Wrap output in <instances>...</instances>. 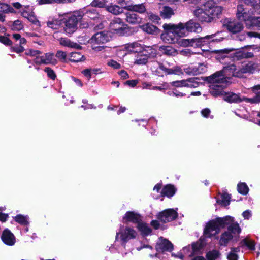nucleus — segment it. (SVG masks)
Masks as SVG:
<instances>
[{"label": "nucleus", "mask_w": 260, "mask_h": 260, "mask_svg": "<svg viewBox=\"0 0 260 260\" xmlns=\"http://www.w3.org/2000/svg\"><path fill=\"white\" fill-rule=\"evenodd\" d=\"M164 32L161 34V38L169 41L168 37H183L187 36L189 32H199L202 31L200 24L192 19L185 23L180 22L178 24L165 23L163 25Z\"/></svg>", "instance_id": "1"}, {"label": "nucleus", "mask_w": 260, "mask_h": 260, "mask_svg": "<svg viewBox=\"0 0 260 260\" xmlns=\"http://www.w3.org/2000/svg\"><path fill=\"white\" fill-rule=\"evenodd\" d=\"M223 8L220 6L209 4L204 8H197L194 11V15L197 19L201 22L211 23L217 21L221 17Z\"/></svg>", "instance_id": "2"}, {"label": "nucleus", "mask_w": 260, "mask_h": 260, "mask_svg": "<svg viewBox=\"0 0 260 260\" xmlns=\"http://www.w3.org/2000/svg\"><path fill=\"white\" fill-rule=\"evenodd\" d=\"M236 16L239 21L244 23L247 28L260 30V17L252 16L245 10L243 5H237Z\"/></svg>", "instance_id": "3"}, {"label": "nucleus", "mask_w": 260, "mask_h": 260, "mask_svg": "<svg viewBox=\"0 0 260 260\" xmlns=\"http://www.w3.org/2000/svg\"><path fill=\"white\" fill-rule=\"evenodd\" d=\"M232 217L225 216L216 218L209 221L204 229V235L206 237H211L219 232L221 228H224L231 223Z\"/></svg>", "instance_id": "4"}, {"label": "nucleus", "mask_w": 260, "mask_h": 260, "mask_svg": "<svg viewBox=\"0 0 260 260\" xmlns=\"http://www.w3.org/2000/svg\"><path fill=\"white\" fill-rule=\"evenodd\" d=\"M215 34L207 35L205 37H199L192 39H180L178 44L182 47H192L194 48H202L208 45L211 42H214L213 39Z\"/></svg>", "instance_id": "5"}, {"label": "nucleus", "mask_w": 260, "mask_h": 260, "mask_svg": "<svg viewBox=\"0 0 260 260\" xmlns=\"http://www.w3.org/2000/svg\"><path fill=\"white\" fill-rule=\"evenodd\" d=\"M142 217L140 214L137 212H126L123 217V222H132L138 223V229L141 232V234L144 235L150 234L152 230L147 224L141 222Z\"/></svg>", "instance_id": "6"}, {"label": "nucleus", "mask_w": 260, "mask_h": 260, "mask_svg": "<svg viewBox=\"0 0 260 260\" xmlns=\"http://www.w3.org/2000/svg\"><path fill=\"white\" fill-rule=\"evenodd\" d=\"M226 226L228 227V230L221 235L219 242L220 245L223 246H227L233 237L241 232V229L239 224L234 222L233 218L232 217L231 223Z\"/></svg>", "instance_id": "7"}, {"label": "nucleus", "mask_w": 260, "mask_h": 260, "mask_svg": "<svg viewBox=\"0 0 260 260\" xmlns=\"http://www.w3.org/2000/svg\"><path fill=\"white\" fill-rule=\"evenodd\" d=\"M110 28L120 36H129L132 35L135 31L133 27L124 24L119 18H115L110 23Z\"/></svg>", "instance_id": "8"}, {"label": "nucleus", "mask_w": 260, "mask_h": 260, "mask_svg": "<svg viewBox=\"0 0 260 260\" xmlns=\"http://www.w3.org/2000/svg\"><path fill=\"white\" fill-rule=\"evenodd\" d=\"M241 22L231 18H226L222 20L223 27L232 34H237L243 30L244 26Z\"/></svg>", "instance_id": "9"}, {"label": "nucleus", "mask_w": 260, "mask_h": 260, "mask_svg": "<svg viewBox=\"0 0 260 260\" xmlns=\"http://www.w3.org/2000/svg\"><path fill=\"white\" fill-rule=\"evenodd\" d=\"M83 15L81 13L77 12L64 21V30L66 32L72 34L75 31L78 23L83 19Z\"/></svg>", "instance_id": "10"}, {"label": "nucleus", "mask_w": 260, "mask_h": 260, "mask_svg": "<svg viewBox=\"0 0 260 260\" xmlns=\"http://www.w3.org/2000/svg\"><path fill=\"white\" fill-rule=\"evenodd\" d=\"M257 67V64L253 61L243 63L242 67L235 74L237 77L241 78L244 74H253Z\"/></svg>", "instance_id": "11"}, {"label": "nucleus", "mask_w": 260, "mask_h": 260, "mask_svg": "<svg viewBox=\"0 0 260 260\" xmlns=\"http://www.w3.org/2000/svg\"><path fill=\"white\" fill-rule=\"evenodd\" d=\"M119 234H120L121 240L124 243H126L130 239L135 238L137 234L136 231L133 228L126 227L123 231L116 233V239Z\"/></svg>", "instance_id": "12"}, {"label": "nucleus", "mask_w": 260, "mask_h": 260, "mask_svg": "<svg viewBox=\"0 0 260 260\" xmlns=\"http://www.w3.org/2000/svg\"><path fill=\"white\" fill-rule=\"evenodd\" d=\"M231 198V194L226 191L219 193L218 196L216 197V205L222 207H226L232 201Z\"/></svg>", "instance_id": "13"}, {"label": "nucleus", "mask_w": 260, "mask_h": 260, "mask_svg": "<svg viewBox=\"0 0 260 260\" xmlns=\"http://www.w3.org/2000/svg\"><path fill=\"white\" fill-rule=\"evenodd\" d=\"M125 15L126 22L133 25L140 24L147 21L146 18H143L138 14L132 12L126 13Z\"/></svg>", "instance_id": "14"}, {"label": "nucleus", "mask_w": 260, "mask_h": 260, "mask_svg": "<svg viewBox=\"0 0 260 260\" xmlns=\"http://www.w3.org/2000/svg\"><path fill=\"white\" fill-rule=\"evenodd\" d=\"M156 249L159 252L172 251L173 249V245L170 241L161 237L159 239V242L156 245Z\"/></svg>", "instance_id": "15"}, {"label": "nucleus", "mask_w": 260, "mask_h": 260, "mask_svg": "<svg viewBox=\"0 0 260 260\" xmlns=\"http://www.w3.org/2000/svg\"><path fill=\"white\" fill-rule=\"evenodd\" d=\"M109 41V37L107 34L104 31H100L95 33L89 40L91 44H104Z\"/></svg>", "instance_id": "16"}, {"label": "nucleus", "mask_w": 260, "mask_h": 260, "mask_svg": "<svg viewBox=\"0 0 260 260\" xmlns=\"http://www.w3.org/2000/svg\"><path fill=\"white\" fill-rule=\"evenodd\" d=\"M203 247L204 246L202 242L199 241L196 243H192L191 247L188 246V247L184 248L183 251L184 253H188V251H189L190 249H191V252H190V253H188V256L191 257L194 255L200 254Z\"/></svg>", "instance_id": "17"}, {"label": "nucleus", "mask_w": 260, "mask_h": 260, "mask_svg": "<svg viewBox=\"0 0 260 260\" xmlns=\"http://www.w3.org/2000/svg\"><path fill=\"white\" fill-rule=\"evenodd\" d=\"M177 191V189L174 185L167 184L163 186L160 191V197L171 198L176 194Z\"/></svg>", "instance_id": "18"}, {"label": "nucleus", "mask_w": 260, "mask_h": 260, "mask_svg": "<svg viewBox=\"0 0 260 260\" xmlns=\"http://www.w3.org/2000/svg\"><path fill=\"white\" fill-rule=\"evenodd\" d=\"M3 242L9 246L14 245L16 242L14 234L8 229H5L1 236Z\"/></svg>", "instance_id": "19"}, {"label": "nucleus", "mask_w": 260, "mask_h": 260, "mask_svg": "<svg viewBox=\"0 0 260 260\" xmlns=\"http://www.w3.org/2000/svg\"><path fill=\"white\" fill-rule=\"evenodd\" d=\"M206 67L202 63H200L198 66L189 67L185 69V72L189 75H196L202 74L205 72Z\"/></svg>", "instance_id": "20"}, {"label": "nucleus", "mask_w": 260, "mask_h": 260, "mask_svg": "<svg viewBox=\"0 0 260 260\" xmlns=\"http://www.w3.org/2000/svg\"><path fill=\"white\" fill-rule=\"evenodd\" d=\"M124 9L132 12H137L141 14H144L146 12V8L143 3L139 4H130L125 6L124 7Z\"/></svg>", "instance_id": "21"}, {"label": "nucleus", "mask_w": 260, "mask_h": 260, "mask_svg": "<svg viewBox=\"0 0 260 260\" xmlns=\"http://www.w3.org/2000/svg\"><path fill=\"white\" fill-rule=\"evenodd\" d=\"M159 69L164 71L167 75L171 74L179 75L183 74L182 69L178 66H175L172 68H168L162 63H159Z\"/></svg>", "instance_id": "22"}, {"label": "nucleus", "mask_w": 260, "mask_h": 260, "mask_svg": "<svg viewBox=\"0 0 260 260\" xmlns=\"http://www.w3.org/2000/svg\"><path fill=\"white\" fill-rule=\"evenodd\" d=\"M225 86L218 84H212L210 86V93L214 97L224 96Z\"/></svg>", "instance_id": "23"}, {"label": "nucleus", "mask_w": 260, "mask_h": 260, "mask_svg": "<svg viewBox=\"0 0 260 260\" xmlns=\"http://www.w3.org/2000/svg\"><path fill=\"white\" fill-rule=\"evenodd\" d=\"M177 217V212H159L157 218L163 222L171 221Z\"/></svg>", "instance_id": "24"}, {"label": "nucleus", "mask_w": 260, "mask_h": 260, "mask_svg": "<svg viewBox=\"0 0 260 260\" xmlns=\"http://www.w3.org/2000/svg\"><path fill=\"white\" fill-rule=\"evenodd\" d=\"M140 28L147 34L154 35H158L161 31L157 27L150 23H146L143 25H140Z\"/></svg>", "instance_id": "25"}, {"label": "nucleus", "mask_w": 260, "mask_h": 260, "mask_svg": "<svg viewBox=\"0 0 260 260\" xmlns=\"http://www.w3.org/2000/svg\"><path fill=\"white\" fill-rule=\"evenodd\" d=\"M223 99L229 103H239L242 102V98L239 96V94L232 92H225Z\"/></svg>", "instance_id": "26"}, {"label": "nucleus", "mask_w": 260, "mask_h": 260, "mask_svg": "<svg viewBox=\"0 0 260 260\" xmlns=\"http://www.w3.org/2000/svg\"><path fill=\"white\" fill-rule=\"evenodd\" d=\"M79 12L81 13V14H83V17H87L94 20L99 18V13L94 8L87 9L85 12L83 11H79Z\"/></svg>", "instance_id": "27"}, {"label": "nucleus", "mask_w": 260, "mask_h": 260, "mask_svg": "<svg viewBox=\"0 0 260 260\" xmlns=\"http://www.w3.org/2000/svg\"><path fill=\"white\" fill-rule=\"evenodd\" d=\"M142 53H143L148 58H154L157 55V51L151 46H146L142 48Z\"/></svg>", "instance_id": "28"}, {"label": "nucleus", "mask_w": 260, "mask_h": 260, "mask_svg": "<svg viewBox=\"0 0 260 260\" xmlns=\"http://www.w3.org/2000/svg\"><path fill=\"white\" fill-rule=\"evenodd\" d=\"M159 50L162 54L167 56H175L177 54L176 50L170 46H161Z\"/></svg>", "instance_id": "29"}, {"label": "nucleus", "mask_w": 260, "mask_h": 260, "mask_svg": "<svg viewBox=\"0 0 260 260\" xmlns=\"http://www.w3.org/2000/svg\"><path fill=\"white\" fill-rule=\"evenodd\" d=\"M8 25L12 31H18L24 29V25L22 21L18 19L13 22L9 21Z\"/></svg>", "instance_id": "30"}, {"label": "nucleus", "mask_w": 260, "mask_h": 260, "mask_svg": "<svg viewBox=\"0 0 260 260\" xmlns=\"http://www.w3.org/2000/svg\"><path fill=\"white\" fill-rule=\"evenodd\" d=\"M243 2L252 7L253 11L258 14H260V0H242Z\"/></svg>", "instance_id": "31"}, {"label": "nucleus", "mask_w": 260, "mask_h": 260, "mask_svg": "<svg viewBox=\"0 0 260 260\" xmlns=\"http://www.w3.org/2000/svg\"><path fill=\"white\" fill-rule=\"evenodd\" d=\"M86 59L84 55L77 52H72L70 55L69 60L72 62H79L83 61Z\"/></svg>", "instance_id": "32"}, {"label": "nucleus", "mask_w": 260, "mask_h": 260, "mask_svg": "<svg viewBox=\"0 0 260 260\" xmlns=\"http://www.w3.org/2000/svg\"><path fill=\"white\" fill-rule=\"evenodd\" d=\"M222 71L225 75H228L229 76L231 75L232 76L236 77V76L235 75V74L237 73V71L236 66L234 64H231L224 67Z\"/></svg>", "instance_id": "33"}, {"label": "nucleus", "mask_w": 260, "mask_h": 260, "mask_svg": "<svg viewBox=\"0 0 260 260\" xmlns=\"http://www.w3.org/2000/svg\"><path fill=\"white\" fill-rule=\"evenodd\" d=\"M41 63H43V64H55L56 61L54 59L53 53L50 52L45 53V58L43 57V60L41 61Z\"/></svg>", "instance_id": "34"}, {"label": "nucleus", "mask_w": 260, "mask_h": 260, "mask_svg": "<svg viewBox=\"0 0 260 260\" xmlns=\"http://www.w3.org/2000/svg\"><path fill=\"white\" fill-rule=\"evenodd\" d=\"M174 14L173 9L169 6H164L160 15L163 18H170Z\"/></svg>", "instance_id": "35"}, {"label": "nucleus", "mask_w": 260, "mask_h": 260, "mask_svg": "<svg viewBox=\"0 0 260 260\" xmlns=\"http://www.w3.org/2000/svg\"><path fill=\"white\" fill-rule=\"evenodd\" d=\"M237 190L240 194L247 195L249 191L247 185L245 182H239L237 186Z\"/></svg>", "instance_id": "36"}, {"label": "nucleus", "mask_w": 260, "mask_h": 260, "mask_svg": "<svg viewBox=\"0 0 260 260\" xmlns=\"http://www.w3.org/2000/svg\"><path fill=\"white\" fill-rule=\"evenodd\" d=\"M148 58L143 53L138 54L135 61V63L139 65L146 64L148 62Z\"/></svg>", "instance_id": "37"}, {"label": "nucleus", "mask_w": 260, "mask_h": 260, "mask_svg": "<svg viewBox=\"0 0 260 260\" xmlns=\"http://www.w3.org/2000/svg\"><path fill=\"white\" fill-rule=\"evenodd\" d=\"M241 246H246L249 250H253L255 249V244L253 241L248 238L242 240L240 242Z\"/></svg>", "instance_id": "38"}, {"label": "nucleus", "mask_w": 260, "mask_h": 260, "mask_svg": "<svg viewBox=\"0 0 260 260\" xmlns=\"http://www.w3.org/2000/svg\"><path fill=\"white\" fill-rule=\"evenodd\" d=\"M106 9L114 15L119 14L122 12V9L118 5H107Z\"/></svg>", "instance_id": "39"}, {"label": "nucleus", "mask_w": 260, "mask_h": 260, "mask_svg": "<svg viewBox=\"0 0 260 260\" xmlns=\"http://www.w3.org/2000/svg\"><path fill=\"white\" fill-rule=\"evenodd\" d=\"M128 48L129 51L138 54H140L142 51V47L138 43L135 42L129 45Z\"/></svg>", "instance_id": "40"}, {"label": "nucleus", "mask_w": 260, "mask_h": 260, "mask_svg": "<svg viewBox=\"0 0 260 260\" xmlns=\"http://www.w3.org/2000/svg\"><path fill=\"white\" fill-rule=\"evenodd\" d=\"M15 221L23 225H27L29 223L28 217L21 214L17 215L15 218Z\"/></svg>", "instance_id": "41"}, {"label": "nucleus", "mask_w": 260, "mask_h": 260, "mask_svg": "<svg viewBox=\"0 0 260 260\" xmlns=\"http://www.w3.org/2000/svg\"><path fill=\"white\" fill-rule=\"evenodd\" d=\"M235 50L234 48H225L223 49L217 50L215 51V52L218 54V56H221L222 59L228 57L227 54L230 52Z\"/></svg>", "instance_id": "42"}, {"label": "nucleus", "mask_w": 260, "mask_h": 260, "mask_svg": "<svg viewBox=\"0 0 260 260\" xmlns=\"http://www.w3.org/2000/svg\"><path fill=\"white\" fill-rule=\"evenodd\" d=\"M197 80H199L198 78H189L185 80L186 84L188 85L186 86L187 87L189 88H196L199 86V82L197 81Z\"/></svg>", "instance_id": "43"}, {"label": "nucleus", "mask_w": 260, "mask_h": 260, "mask_svg": "<svg viewBox=\"0 0 260 260\" xmlns=\"http://www.w3.org/2000/svg\"><path fill=\"white\" fill-rule=\"evenodd\" d=\"M146 14L148 20L152 21L154 23L159 24V21L160 20V18L158 15L155 14L151 12H147Z\"/></svg>", "instance_id": "44"}, {"label": "nucleus", "mask_w": 260, "mask_h": 260, "mask_svg": "<svg viewBox=\"0 0 260 260\" xmlns=\"http://www.w3.org/2000/svg\"><path fill=\"white\" fill-rule=\"evenodd\" d=\"M75 0H40V4H47L52 3H66L75 2Z\"/></svg>", "instance_id": "45"}, {"label": "nucleus", "mask_w": 260, "mask_h": 260, "mask_svg": "<svg viewBox=\"0 0 260 260\" xmlns=\"http://www.w3.org/2000/svg\"><path fill=\"white\" fill-rule=\"evenodd\" d=\"M107 1L106 0H93L91 3V5L94 7L104 8L107 7Z\"/></svg>", "instance_id": "46"}, {"label": "nucleus", "mask_w": 260, "mask_h": 260, "mask_svg": "<svg viewBox=\"0 0 260 260\" xmlns=\"http://www.w3.org/2000/svg\"><path fill=\"white\" fill-rule=\"evenodd\" d=\"M44 71L47 74V77L49 79L55 80L57 77L55 72L51 68L47 67L44 69Z\"/></svg>", "instance_id": "47"}, {"label": "nucleus", "mask_w": 260, "mask_h": 260, "mask_svg": "<svg viewBox=\"0 0 260 260\" xmlns=\"http://www.w3.org/2000/svg\"><path fill=\"white\" fill-rule=\"evenodd\" d=\"M218 73L219 72H215L209 76L205 77L204 79L205 81L210 83L216 84V82H217L219 80L215 79L216 77H217V76L218 77V74H219V73Z\"/></svg>", "instance_id": "48"}, {"label": "nucleus", "mask_w": 260, "mask_h": 260, "mask_svg": "<svg viewBox=\"0 0 260 260\" xmlns=\"http://www.w3.org/2000/svg\"><path fill=\"white\" fill-rule=\"evenodd\" d=\"M186 82L187 81H186L185 80H181L172 81L170 83V84L172 86L175 87H186V86L188 85L187 84H186Z\"/></svg>", "instance_id": "49"}, {"label": "nucleus", "mask_w": 260, "mask_h": 260, "mask_svg": "<svg viewBox=\"0 0 260 260\" xmlns=\"http://www.w3.org/2000/svg\"><path fill=\"white\" fill-rule=\"evenodd\" d=\"M219 255V252L217 250H212L208 252L206 254L208 260H215Z\"/></svg>", "instance_id": "50"}, {"label": "nucleus", "mask_w": 260, "mask_h": 260, "mask_svg": "<svg viewBox=\"0 0 260 260\" xmlns=\"http://www.w3.org/2000/svg\"><path fill=\"white\" fill-rule=\"evenodd\" d=\"M242 101H245L247 103H250L251 104H257L260 103L257 94H255V96L252 98L243 96L242 98Z\"/></svg>", "instance_id": "51"}, {"label": "nucleus", "mask_w": 260, "mask_h": 260, "mask_svg": "<svg viewBox=\"0 0 260 260\" xmlns=\"http://www.w3.org/2000/svg\"><path fill=\"white\" fill-rule=\"evenodd\" d=\"M217 72H219V74H218V77H216V79H219L216 83H226L227 80L225 77V75L224 74L223 71L222 70L217 71Z\"/></svg>", "instance_id": "52"}, {"label": "nucleus", "mask_w": 260, "mask_h": 260, "mask_svg": "<svg viewBox=\"0 0 260 260\" xmlns=\"http://www.w3.org/2000/svg\"><path fill=\"white\" fill-rule=\"evenodd\" d=\"M0 42L7 46L13 45V42L6 36H0Z\"/></svg>", "instance_id": "53"}, {"label": "nucleus", "mask_w": 260, "mask_h": 260, "mask_svg": "<svg viewBox=\"0 0 260 260\" xmlns=\"http://www.w3.org/2000/svg\"><path fill=\"white\" fill-rule=\"evenodd\" d=\"M11 46L10 48L11 51L12 52L17 53H22L25 50V49L23 47V46H21V45H16L14 46H12V45Z\"/></svg>", "instance_id": "54"}, {"label": "nucleus", "mask_w": 260, "mask_h": 260, "mask_svg": "<svg viewBox=\"0 0 260 260\" xmlns=\"http://www.w3.org/2000/svg\"><path fill=\"white\" fill-rule=\"evenodd\" d=\"M41 53L42 52L40 50L30 49H29L27 51L25 52V54L27 56L36 57L39 56V55L41 54Z\"/></svg>", "instance_id": "55"}, {"label": "nucleus", "mask_w": 260, "mask_h": 260, "mask_svg": "<svg viewBox=\"0 0 260 260\" xmlns=\"http://www.w3.org/2000/svg\"><path fill=\"white\" fill-rule=\"evenodd\" d=\"M56 57L60 59L62 62H66L67 54L65 52L58 51L56 54Z\"/></svg>", "instance_id": "56"}, {"label": "nucleus", "mask_w": 260, "mask_h": 260, "mask_svg": "<svg viewBox=\"0 0 260 260\" xmlns=\"http://www.w3.org/2000/svg\"><path fill=\"white\" fill-rule=\"evenodd\" d=\"M27 19L32 24L36 25H40V22L33 14L31 13L30 15H27Z\"/></svg>", "instance_id": "57"}, {"label": "nucleus", "mask_w": 260, "mask_h": 260, "mask_svg": "<svg viewBox=\"0 0 260 260\" xmlns=\"http://www.w3.org/2000/svg\"><path fill=\"white\" fill-rule=\"evenodd\" d=\"M169 88V85L168 83H165L162 84L161 86H155L152 88L154 90H158L161 91H164Z\"/></svg>", "instance_id": "58"}, {"label": "nucleus", "mask_w": 260, "mask_h": 260, "mask_svg": "<svg viewBox=\"0 0 260 260\" xmlns=\"http://www.w3.org/2000/svg\"><path fill=\"white\" fill-rule=\"evenodd\" d=\"M233 57L234 59L240 60L244 58V52L242 51H236L233 54Z\"/></svg>", "instance_id": "59"}, {"label": "nucleus", "mask_w": 260, "mask_h": 260, "mask_svg": "<svg viewBox=\"0 0 260 260\" xmlns=\"http://www.w3.org/2000/svg\"><path fill=\"white\" fill-rule=\"evenodd\" d=\"M108 66L111 67L115 69H118L120 68L121 65L119 63L117 62L115 60H110L107 63Z\"/></svg>", "instance_id": "60"}, {"label": "nucleus", "mask_w": 260, "mask_h": 260, "mask_svg": "<svg viewBox=\"0 0 260 260\" xmlns=\"http://www.w3.org/2000/svg\"><path fill=\"white\" fill-rule=\"evenodd\" d=\"M47 26L50 27L53 29H57L59 28V25L57 24V21L56 20L48 21L47 22Z\"/></svg>", "instance_id": "61"}, {"label": "nucleus", "mask_w": 260, "mask_h": 260, "mask_svg": "<svg viewBox=\"0 0 260 260\" xmlns=\"http://www.w3.org/2000/svg\"><path fill=\"white\" fill-rule=\"evenodd\" d=\"M138 83V80H127L124 82V85H128L131 87H134L137 85Z\"/></svg>", "instance_id": "62"}, {"label": "nucleus", "mask_w": 260, "mask_h": 260, "mask_svg": "<svg viewBox=\"0 0 260 260\" xmlns=\"http://www.w3.org/2000/svg\"><path fill=\"white\" fill-rule=\"evenodd\" d=\"M252 91L257 94L260 102V84L255 85L251 88Z\"/></svg>", "instance_id": "63"}, {"label": "nucleus", "mask_w": 260, "mask_h": 260, "mask_svg": "<svg viewBox=\"0 0 260 260\" xmlns=\"http://www.w3.org/2000/svg\"><path fill=\"white\" fill-rule=\"evenodd\" d=\"M210 113V110L207 108L202 109L201 111V113L202 116L206 118L209 117Z\"/></svg>", "instance_id": "64"}]
</instances>
